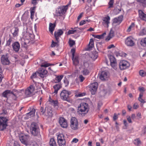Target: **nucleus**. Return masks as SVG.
Here are the masks:
<instances>
[{
    "label": "nucleus",
    "mask_w": 146,
    "mask_h": 146,
    "mask_svg": "<svg viewBox=\"0 0 146 146\" xmlns=\"http://www.w3.org/2000/svg\"><path fill=\"white\" fill-rule=\"evenodd\" d=\"M19 139L23 144L26 146H35L37 145V143L34 141H31L30 136L29 135L22 134L19 136Z\"/></svg>",
    "instance_id": "nucleus-1"
},
{
    "label": "nucleus",
    "mask_w": 146,
    "mask_h": 146,
    "mask_svg": "<svg viewBox=\"0 0 146 146\" xmlns=\"http://www.w3.org/2000/svg\"><path fill=\"white\" fill-rule=\"evenodd\" d=\"M30 129L31 133L33 136L41 138L40 129L36 123L35 122L32 123L31 124Z\"/></svg>",
    "instance_id": "nucleus-2"
},
{
    "label": "nucleus",
    "mask_w": 146,
    "mask_h": 146,
    "mask_svg": "<svg viewBox=\"0 0 146 146\" xmlns=\"http://www.w3.org/2000/svg\"><path fill=\"white\" fill-rule=\"evenodd\" d=\"M89 109L88 104L87 103L82 102L78 106V112L80 114L84 116L88 113Z\"/></svg>",
    "instance_id": "nucleus-3"
},
{
    "label": "nucleus",
    "mask_w": 146,
    "mask_h": 146,
    "mask_svg": "<svg viewBox=\"0 0 146 146\" xmlns=\"http://www.w3.org/2000/svg\"><path fill=\"white\" fill-rule=\"evenodd\" d=\"M23 33V37L21 39V44L25 45L29 43L30 40L33 38L34 36L33 34H30L27 32H25Z\"/></svg>",
    "instance_id": "nucleus-4"
},
{
    "label": "nucleus",
    "mask_w": 146,
    "mask_h": 146,
    "mask_svg": "<svg viewBox=\"0 0 146 146\" xmlns=\"http://www.w3.org/2000/svg\"><path fill=\"white\" fill-rule=\"evenodd\" d=\"M35 88L33 85H30L28 87L25 91V96L29 97L32 96L35 94Z\"/></svg>",
    "instance_id": "nucleus-5"
},
{
    "label": "nucleus",
    "mask_w": 146,
    "mask_h": 146,
    "mask_svg": "<svg viewBox=\"0 0 146 146\" xmlns=\"http://www.w3.org/2000/svg\"><path fill=\"white\" fill-rule=\"evenodd\" d=\"M70 126L74 130H77L79 129V123L77 119L74 117H71L70 121Z\"/></svg>",
    "instance_id": "nucleus-6"
},
{
    "label": "nucleus",
    "mask_w": 146,
    "mask_h": 146,
    "mask_svg": "<svg viewBox=\"0 0 146 146\" xmlns=\"http://www.w3.org/2000/svg\"><path fill=\"white\" fill-rule=\"evenodd\" d=\"M8 119L6 117H0V130L3 131L5 129L7 126Z\"/></svg>",
    "instance_id": "nucleus-7"
},
{
    "label": "nucleus",
    "mask_w": 146,
    "mask_h": 146,
    "mask_svg": "<svg viewBox=\"0 0 146 146\" xmlns=\"http://www.w3.org/2000/svg\"><path fill=\"white\" fill-rule=\"evenodd\" d=\"M70 91L64 90H63L60 94V98L62 100L68 101L69 95H71Z\"/></svg>",
    "instance_id": "nucleus-8"
},
{
    "label": "nucleus",
    "mask_w": 146,
    "mask_h": 146,
    "mask_svg": "<svg viewBox=\"0 0 146 146\" xmlns=\"http://www.w3.org/2000/svg\"><path fill=\"white\" fill-rule=\"evenodd\" d=\"M130 66L129 63L126 60H121L119 63V68L121 70H123L128 68Z\"/></svg>",
    "instance_id": "nucleus-9"
},
{
    "label": "nucleus",
    "mask_w": 146,
    "mask_h": 146,
    "mask_svg": "<svg viewBox=\"0 0 146 146\" xmlns=\"http://www.w3.org/2000/svg\"><path fill=\"white\" fill-rule=\"evenodd\" d=\"M134 38L131 36L127 37L125 39V44L127 46H133L135 44Z\"/></svg>",
    "instance_id": "nucleus-10"
},
{
    "label": "nucleus",
    "mask_w": 146,
    "mask_h": 146,
    "mask_svg": "<svg viewBox=\"0 0 146 146\" xmlns=\"http://www.w3.org/2000/svg\"><path fill=\"white\" fill-rule=\"evenodd\" d=\"M68 5H67L63 7L58 8L56 11L57 16H61L64 14L68 9Z\"/></svg>",
    "instance_id": "nucleus-11"
},
{
    "label": "nucleus",
    "mask_w": 146,
    "mask_h": 146,
    "mask_svg": "<svg viewBox=\"0 0 146 146\" xmlns=\"http://www.w3.org/2000/svg\"><path fill=\"white\" fill-rule=\"evenodd\" d=\"M13 97V98L14 100L16 99V95L15 94H14L13 92L10 90H6L3 93V96L5 98H7L8 96H9V94Z\"/></svg>",
    "instance_id": "nucleus-12"
},
{
    "label": "nucleus",
    "mask_w": 146,
    "mask_h": 146,
    "mask_svg": "<svg viewBox=\"0 0 146 146\" xmlns=\"http://www.w3.org/2000/svg\"><path fill=\"white\" fill-rule=\"evenodd\" d=\"M59 123L61 127L63 128H66L68 126V124L67 120L64 117H60L59 118Z\"/></svg>",
    "instance_id": "nucleus-13"
},
{
    "label": "nucleus",
    "mask_w": 146,
    "mask_h": 146,
    "mask_svg": "<svg viewBox=\"0 0 146 146\" xmlns=\"http://www.w3.org/2000/svg\"><path fill=\"white\" fill-rule=\"evenodd\" d=\"M98 87V83L96 82L91 84L89 86L90 90L92 95L96 93Z\"/></svg>",
    "instance_id": "nucleus-14"
},
{
    "label": "nucleus",
    "mask_w": 146,
    "mask_h": 146,
    "mask_svg": "<svg viewBox=\"0 0 146 146\" xmlns=\"http://www.w3.org/2000/svg\"><path fill=\"white\" fill-rule=\"evenodd\" d=\"M8 55L9 54L7 53L2 56L1 58V61L3 64L7 65L10 64V62L8 58Z\"/></svg>",
    "instance_id": "nucleus-15"
},
{
    "label": "nucleus",
    "mask_w": 146,
    "mask_h": 146,
    "mask_svg": "<svg viewBox=\"0 0 146 146\" xmlns=\"http://www.w3.org/2000/svg\"><path fill=\"white\" fill-rule=\"evenodd\" d=\"M109 59L110 62V64L111 67L115 70L117 69V63L115 58L113 56H110Z\"/></svg>",
    "instance_id": "nucleus-16"
},
{
    "label": "nucleus",
    "mask_w": 146,
    "mask_h": 146,
    "mask_svg": "<svg viewBox=\"0 0 146 146\" xmlns=\"http://www.w3.org/2000/svg\"><path fill=\"white\" fill-rule=\"evenodd\" d=\"M37 73L39 76L41 78H43L46 76L48 71L44 69L41 68L37 71Z\"/></svg>",
    "instance_id": "nucleus-17"
},
{
    "label": "nucleus",
    "mask_w": 146,
    "mask_h": 146,
    "mask_svg": "<svg viewBox=\"0 0 146 146\" xmlns=\"http://www.w3.org/2000/svg\"><path fill=\"white\" fill-rule=\"evenodd\" d=\"M102 25L105 27H108L110 23V17L108 15L106 17H104L102 19Z\"/></svg>",
    "instance_id": "nucleus-18"
},
{
    "label": "nucleus",
    "mask_w": 146,
    "mask_h": 146,
    "mask_svg": "<svg viewBox=\"0 0 146 146\" xmlns=\"http://www.w3.org/2000/svg\"><path fill=\"white\" fill-rule=\"evenodd\" d=\"M99 77L102 80H106L109 77V74L106 71H102L100 74H99Z\"/></svg>",
    "instance_id": "nucleus-19"
},
{
    "label": "nucleus",
    "mask_w": 146,
    "mask_h": 146,
    "mask_svg": "<svg viewBox=\"0 0 146 146\" xmlns=\"http://www.w3.org/2000/svg\"><path fill=\"white\" fill-rule=\"evenodd\" d=\"M63 31L61 29H58L57 31H55L54 33V36L56 40L58 42L59 37L63 34Z\"/></svg>",
    "instance_id": "nucleus-20"
},
{
    "label": "nucleus",
    "mask_w": 146,
    "mask_h": 146,
    "mask_svg": "<svg viewBox=\"0 0 146 146\" xmlns=\"http://www.w3.org/2000/svg\"><path fill=\"white\" fill-rule=\"evenodd\" d=\"M123 16L122 15L119 16L117 17L114 18L113 20V23L114 24L119 25L123 20Z\"/></svg>",
    "instance_id": "nucleus-21"
},
{
    "label": "nucleus",
    "mask_w": 146,
    "mask_h": 146,
    "mask_svg": "<svg viewBox=\"0 0 146 146\" xmlns=\"http://www.w3.org/2000/svg\"><path fill=\"white\" fill-rule=\"evenodd\" d=\"M56 77L53 79L52 82L54 83H56L60 82L64 77V75H55Z\"/></svg>",
    "instance_id": "nucleus-22"
},
{
    "label": "nucleus",
    "mask_w": 146,
    "mask_h": 146,
    "mask_svg": "<svg viewBox=\"0 0 146 146\" xmlns=\"http://www.w3.org/2000/svg\"><path fill=\"white\" fill-rule=\"evenodd\" d=\"M13 49L16 52H18L20 48V45L18 42H15L12 45Z\"/></svg>",
    "instance_id": "nucleus-23"
},
{
    "label": "nucleus",
    "mask_w": 146,
    "mask_h": 146,
    "mask_svg": "<svg viewBox=\"0 0 146 146\" xmlns=\"http://www.w3.org/2000/svg\"><path fill=\"white\" fill-rule=\"evenodd\" d=\"M138 13L140 19L142 20L146 21V14L141 10H139Z\"/></svg>",
    "instance_id": "nucleus-24"
},
{
    "label": "nucleus",
    "mask_w": 146,
    "mask_h": 146,
    "mask_svg": "<svg viewBox=\"0 0 146 146\" xmlns=\"http://www.w3.org/2000/svg\"><path fill=\"white\" fill-rule=\"evenodd\" d=\"M62 85L58 83L55 84L53 86V88L54 89V93L56 94L58 93V91L61 88Z\"/></svg>",
    "instance_id": "nucleus-25"
},
{
    "label": "nucleus",
    "mask_w": 146,
    "mask_h": 146,
    "mask_svg": "<svg viewBox=\"0 0 146 146\" xmlns=\"http://www.w3.org/2000/svg\"><path fill=\"white\" fill-rule=\"evenodd\" d=\"M56 26L55 23H50L49 24V31L50 33L52 34H53V32L54 31L55 28Z\"/></svg>",
    "instance_id": "nucleus-26"
},
{
    "label": "nucleus",
    "mask_w": 146,
    "mask_h": 146,
    "mask_svg": "<svg viewBox=\"0 0 146 146\" xmlns=\"http://www.w3.org/2000/svg\"><path fill=\"white\" fill-rule=\"evenodd\" d=\"M35 109L33 108L31 111L26 114L27 116L28 117H33L35 115Z\"/></svg>",
    "instance_id": "nucleus-27"
},
{
    "label": "nucleus",
    "mask_w": 146,
    "mask_h": 146,
    "mask_svg": "<svg viewBox=\"0 0 146 146\" xmlns=\"http://www.w3.org/2000/svg\"><path fill=\"white\" fill-rule=\"evenodd\" d=\"M78 57H72V60L73 61V63L75 66L77 65L79 63V61L78 60Z\"/></svg>",
    "instance_id": "nucleus-28"
},
{
    "label": "nucleus",
    "mask_w": 146,
    "mask_h": 146,
    "mask_svg": "<svg viewBox=\"0 0 146 146\" xmlns=\"http://www.w3.org/2000/svg\"><path fill=\"white\" fill-rule=\"evenodd\" d=\"M135 27V24L134 23H131L130 25L129 26L128 29H127L126 31L127 32H129L131 30L134 29Z\"/></svg>",
    "instance_id": "nucleus-29"
},
{
    "label": "nucleus",
    "mask_w": 146,
    "mask_h": 146,
    "mask_svg": "<svg viewBox=\"0 0 146 146\" xmlns=\"http://www.w3.org/2000/svg\"><path fill=\"white\" fill-rule=\"evenodd\" d=\"M98 56V54L97 52L96 51H93L91 56V58H92L94 60H95L97 58Z\"/></svg>",
    "instance_id": "nucleus-30"
},
{
    "label": "nucleus",
    "mask_w": 146,
    "mask_h": 146,
    "mask_svg": "<svg viewBox=\"0 0 146 146\" xmlns=\"http://www.w3.org/2000/svg\"><path fill=\"white\" fill-rule=\"evenodd\" d=\"M36 7H34L31 8V18L32 19H33L34 17Z\"/></svg>",
    "instance_id": "nucleus-31"
},
{
    "label": "nucleus",
    "mask_w": 146,
    "mask_h": 146,
    "mask_svg": "<svg viewBox=\"0 0 146 146\" xmlns=\"http://www.w3.org/2000/svg\"><path fill=\"white\" fill-rule=\"evenodd\" d=\"M19 31V29L18 28L15 27L14 28V31L12 33L13 37H16L18 35Z\"/></svg>",
    "instance_id": "nucleus-32"
},
{
    "label": "nucleus",
    "mask_w": 146,
    "mask_h": 146,
    "mask_svg": "<svg viewBox=\"0 0 146 146\" xmlns=\"http://www.w3.org/2000/svg\"><path fill=\"white\" fill-rule=\"evenodd\" d=\"M106 33H104L102 35H93V36L95 38L99 39H100L103 38H104V35H106Z\"/></svg>",
    "instance_id": "nucleus-33"
},
{
    "label": "nucleus",
    "mask_w": 146,
    "mask_h": 146,
    "mask_svg": "<svg viewBox=\"0 0 146 146\" xmlns=\"http://www.w3.org/2000/svg\"><path fill=\"white\" fill-rule=\"evenodd\" d=\"M133 143L136 146H139L141 144V141L139 138H137L134 139Z\"/></svg>",
    "instance_id": "nucleus-34"
},
{
    "label": "nucleus",
    "mask_w": 146,
    "mask_h": 146,
    "mask_svg": "<svg viewBox=\"0 0 146 146\" xmlns=\"http://www.w3.org/2000/svg\"><path fill=\"white\" fill-rule=\"evenodd\" d=\"M58 143L59 146H65L66 142L65 140H58Z\"/></svg>",
    "instance_id": "nucleus-35"
},
{
    "label": "nucleus",
    "mask_w": 146,
    "mask_h": 146,
    "mask_svg": "<svg viewBox=\"0 0 146 146\" xmlns=\"http://www.w3.org/2000/svg\"><path fill=\"white\" fill-rule=\"evenodd\" d=\"M49 144L50 146H57L56 142L53 138L50 139L49 142Z\"/></svg>",
    "instance_id": "nucleus-36"
},
{
    "label": "nucleus",
    "mask_w": 146,
    "mask_h": 146,
    "mask_svg": "<svg viewBox=\"0 0 146 146\" xmlns=\"http://www.w3.org/2000/svg\"><path fill=\"white\" fill-rule=\"evenodd\" d=\"M94 42L93 39H91L90 40L89 44H88V48L89 49H91L94 47Z\"/></svg>",
    "instance_id": "nucleus-37"
},
{
    "label": "nucleus",
    "mask_w": 146,
    "mask_h": 146,
    "mask_svg": "<svg viewBox=\"0 0 146 146\" xmlns=\"http://www.w3.org/2000/svg\"><path fill=\"white\" fill-rule=\"evenodd\" d=\"M139 35L141 36L146 35V28H143L140 31Z\"/></svg>",
    "instance_id": "nucleus-38"
},
{
    "label": "nucleus",
    "mask_w": 146,
    "mask_h": 146,
    "mask_svg": "<svg viewBox=\"0 0 146 146\" xmlns=\"http://www.w3.org/2000/svg\"><path fill=\"white\" fill-rule=\"evenodd\" d=\"M140 44L142 46H146V37L143 38L141 40Z\"/></svg>",
    "instance_id": "nucleus-39"
},
{
    "label": "nucleus",
    "mask_w": 146,
    "mask_h": 146,
    "mask_svg": "<svg viewBox=\"0 0 146 146\" xmlns=\"http://www.w3.org/2000/svg\"><path fill=\"white\" fill-rule=\"evenodd\" d=\"M65 140L64 135L62 134H60L58 136L57 140Z\"/></svg>",
    "instance_id": "nucleus-40"
},
{
    "label": "nucleus",
    "mask_w": 146,
    "mask_h": 146,
    "mask_svg": "<svg viewBox=\"0 0 146 146\" xmlns=\"http://www.w3.org/2000/svg\"><path fill=\"white\" fill-rule=\"evenodd\" d=\"M12 41V38L11 37H10L9 40L7 41L6 45L7 46H9Z\"/></svg>",
    "instance_id": "nucleus-41"
},
{
    "label": "nucleus",
    "mask_w": 146,
    "mask_h": 146,
    "mask_svg": "<svg viewBox=\"0 0 146 146\" xmlns=\"http://www.w3.org/2000/svg\"><path fill=\"white\" fill-rule=\"evenodd\" d=\"M114 3V0H110L108 3V8H110L113 7Z\"/></svg>",
    "instance_id": "nucleus-42"
},
{
    "label": "nucleus",
    "mask_w": 146,
    "mask_h": 146,
    "mask_svg": "<svg viewBox=\"0 0 146 146\" xmlns=\"http://www.w3.org/2000/svg\"><path fill=\"white\" fill-rule=\"evenodd\" d=\"M68 43L69 46L72 47L74 44H75V42L73 40L70 39Z\"/></svg>",
    "instance_id": "nucleus-43"
},
{
    "label": "nucleus",
    "mask_w": 146,
    "mask_h": 146,
    "mask_svg": "<svg viewBox=\"0 0 146 146\" xmlns=\"http://www.w3.org/2000/svg\"><path fill=\"white\" fill-rule=\"evenodd\" d=\"M50 102L54 106H58V103L57 100H51Z\"/></svg>",
    "instance_id": "nucleus-44"
},
{
    "label": "nucleus",
    "mask_w": 146,
    "mask_h": 146,
    "mask_svg": "<svg viewBox=\"0 0 146 146\" xmlns=\"http://www.w3.org/2000/svg\"><path fill=\"white\" fill-rule=\"evenodd\" d=\"M114 36V33L113 31L112 30H111L108 36V37L110 38L108 40H110V38L113 37Z\"/></svg>",
    "instance_id": "nucleus-45"
},
{
    "label": "nucleus",
    "mask_w": 146,
    "mask_h": 146,
    "mask_svg": "<svg viewBox=\"0 0 146 146\" xmlns=\"http://www.w3.org/2000/svg\"><path fill=\"white\" fill-rule=\"evenodd\" d=\"M58 42H58L57 41V42H54L53 40H52V44L50 46L52 48L54 47L57 45H58Z\"/></svg>",
    "instance_id": "nucleus-46"
},
{
    "label": "nucleus",
    "mask_w": 146,
    "mask_h": 146,
    "mask_svg": "<svg viewBox=\"0 0 146 146\" xmlns=\"http://www.w3.org/2000/svg\"><path fill=\"white\" fill-rule=\"evenodd\" d=\"M89 71L86 68L84 69L82 71V73L84 75H88L89 74Z\"/></svg>",
    "instance_id": "nucleus-47"
},
{
    "label": "nucleus",
    "mask_w": 146,
    "mask_h": 146,
    "mask_svg": "<svg viewBox=\"0 0 146 146\" xmlns=\"http://www.w3.org/2000/svg\"><path fill=\"white\" fill-rule=\"evenodd\" d=\"M76 32V30H70L68 32V35H70L71 34H73Z\"/></svg>",
    "instance_id": "nucleus-48"
},
{
    "label": "nucleus",
    "mask_w": 146,
    "mask_h": 146,
    "mask_svg": "<svg viewBox=\"0 0 146 146\" xmlns=\"http://www.w3.org/2000/svg\"><path fill=\"white\" fill-rule=\"evenodd\" d=\"M38 75L37 71L33 73L32 75L31 76V78L32 79L35 78L37 76V75Z\"/></svg>",
    "instance_id": "nucleus-49"
},
{
    "label": "nucleus",
    "mask_w": 146,
    "mask_h": 146,
    "mask_svg": "<svg viewBox=\"0 0 146 146\" xmlns=\"http://www.w3.org/2000/svg\"><path fill=\"white\" fill-rule=\"evenodd\" d=\"M50 65V64L49 63H46L44 64H42L41 65V67H46Z\"/></svg>",
    "instance_id": "nucleus-50"
},
{
    "label": "nucleus",
    "mask_w": 146,
    "mask_h": 146,
    "mask_svg": "<svg viewBox=\"0 0 146 146\" xmlns=\"http://www.w3.org/2000/svg\"><path fill=\"white\" fill-rule=\"evenodd\" d=\"M137 2H139L143 4H146V0H136Z\"/></svg>",
    "instance_id": "nucleus-51"
},
{
    "label": "nucleus",
    "mask_w": 146,
    "mask_h": 146,
    "mask_svg": "<svg viewBox=\"0 0 146 146\" xmlns=\"http://www.w3.org/2000/svg\"><path fill=\"white\" fill-rule=\"evenodd\" d=\"M64 83L65 84V86H67L69 84V82L67 79L66 78L64 80Z\"/></svg>",
    "instance_id": "nucleus-52"
},
{
    "label": "nucleus",
    "mask_w": 146,
    "mask_h": 146,
    "mask_svg": "<svg viewBox=\"0 0 146 146\" xmlns=\"http://www.w3.org/2000/svg\"><path fill=\"white\" fill-rule=\"evenodd\" d=\"M2 73V71L1 68L0 67V82H1L3 78Z\"/></svg>",
    "instance_id": "nucleus-53"
},
{
    "label": "nucleus",
    "mask_w": 146,
    "mask_h": 146,
    "mask_svg": "<svg viewBox=\"0 0 146 146\" xmlns=\"http://www.w3.org/2000/svg\"><path fill=\"white\" fill-rule=\"evenodd\" d=\"M126 118L128 121L129 123H132V121L131 119V118L129 116H127Z\"/></svg>",
    "instance_id": "nucleus-54"
},
{
    "label": "nucleus",
    "mask_w": 146,
    "mask_h": 146,
    "mask_svg": "<svg viewBox=\"0 0 146 146\" xmlns=\"http://www.w3.org/2000/svg\"><path fill=\"white\" fill-rule=\"evenodd\" d=\"M39 0H31V3L34 5H36L38 3L37 1Z\"/></svg>",
    "instance_id": "nucleus-55"
},
{
    "label": "nucleus",
    "mask_w": 146,
    "mask_h": 146,
    "mask_svg": "<svg viewBox=\"0 0 146 146\" xmlns=\"http://www.w3.org/2000/svg\"><path fill=\"white\" fill-rule=\"evenodd\" d=\"M79 78L80 82H82L85 79L84 78L82 75H80Z\"/></svg>",
    "instance_id": "nucleus-56"
},
{
    "label": "nucleus",
    "mask_w": 146,
    "mask_h": 146,
    "mask_svg": "<svg viewBox=\"0 0 146 146\" xmlns=\"http://www.w3.org/2000/svg\"><path fill=\"white\" fill-rule=\"evenodd\" d=\"M75 51V49L73 48L71 49V52L72 53V57H73L74 56Z\"/></svg>",
    "instance_id": "nucleus-57"
},
{
    "label": "nucleus",
    "mask_w": 146,
    "mask_h": 146,
    "mask_svg": "<svg viewBox=\"0 0 146 146\" xmlns=\"http://www.w3.org/2000/svg\"><path fill=\"white\" fill-rule=\"evenodd\" d=\"M139 107V106L138 104L137 103H135L133 105V109H137Z\"/></svg>",
    "instance_id": "nucleus-58"
},
{
    "label": "nucleus",
    "mask_w": 146,
    "mask_h": 146,
    "mask_svg": "<svg viewBox=\"0 0 146 146\" xmlns=\"http://www.w3.org/2000/svg\"><path fill=\"white\" fill-rule=\"evenodd\" d=\"M139 90L141 92H143L145 90V88L143 87H139Z\"/></svg>",
    "instance_id": "nucleus-59"
},
{
    "label": "nucleus",
    "mask_w": 146,
    "mask_h": 146,
    "mask_svg": "<svg viewBox=\"0 0 146 146\" xmlns=\"http://www.w3.org/2000/svg\"><path fill=\"white\" fill-rule=\"evenodd\" d=\"M139 75L142 77L144 76L145 75L144 72L143 70H140L139 72Z\"/></svg>",
    "instance_id": "nucleus-60"
},
{
    "label": "nucleus",
    "mask_w": 146,
    "mask_h": 146,
    "mask_svg": "<svg viewBox=\"0 0 146 146\" xmlns=\"http://www.w3.org/2000/svg\"><path fill=\"white\" fill-rule=\"evenodd\" d=\"M84 13L82 12L81 13L80 15L78 16L77 17V20L78 21H79L82 18L83 15Z\"/></svg>",
    "instance_id": "nucleus-61"
},
{
    "label": "nucleus",
    "mask_w": 146,
    "mask_h": 146,
    "mask_svg": "<svg viewBox=\"0 0 146 146\" xmlns=\"http://www.w3.org/2000/svg\"><path fill=\"white\" fill-rule=\"evenodd\" d=\"M118 118V117L116 113H115L113 117V120L115 121Z\"/></svg>",
    "instance_id": "nucleus-62"
},
{
    "label": "nucleus",
    "mask_w": 146,
    "mask_h": 146,
    "mask_svg": "<svg viewBox=\"0 0 146 146\" xmlns=\"http://www.w3.org/2000/svg\"><path fill=\"white\" fill-rule=\"evenodd\" d=\"M86 23L85 20L81 21L79 25L80 26L82 25L85 24Z\"/></svg>",
    "instance_id": "nucleus-63"
},
{
    "label": "nucleus",
    "mask_w": 146,
    "mask_h": 146,
    "mask_svg": "<svg viewBox=\"0 0 146 146\" xmlns=\"http://www.w3.org/2000/svg\"><path fill=\"white\" fill-rule=\"evenodd\" d=\"M138 100L141 103H144L145 102L144 100L142 99V98H138Z\"/></svg>",
    "instance_id": "nucleus-64"
}]
</instances>
